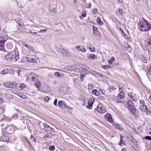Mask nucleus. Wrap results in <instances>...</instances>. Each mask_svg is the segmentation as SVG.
I'll list each match as a JSON object with an SVG mask.
<instances>
[{
	"label": "nucleus",
	"instance_id": "f257e3e1",
	"mask_svg": "<svg viewBox=\"0 0 151 151\" xmlns=\"http://www.w3.org/2000/svg\"><path fill=\"white\" fill-rule=\"evenodd\" d=\"M138 27V30L141 32H146L151 29V25L142 17L139 19Z\"/></svg>",
	"mask_w": 151,
	"mask_h": 151
},
{
	"label": "nucleus",
	"instance_id": "f03ea898",
	"mask_svg": "<svg viewBox=\"0 0 151 151\" xmlns=\"http://www.w3.org/2000/svg\"><path fill=\"white\" fill-rule=\"evenodd\" d=\"M7 61H10L14 60L15 61H17L19 58V54L18 52L17 53L15 51H12L6 55L5 57Z\"/></svg>",
	"mask_w": 151,
	"mask_h": 151
},
{
	"label": "nucleus",
	"instance_id": "7ed1b4c3",
	"mask_svg": "<svg viewBox=\"0 0 151 151\" xmlns=\"http://www.w3.org/2000/svg\"><path fill=\"white\" fill-rule=\"evenodd\" d=\"M124 104L126 107L131 111L134 114V110L135 112V109L134 104L132 102L131 100H128L127 101L124 102Z\"/></svg>",
	"mask_w": 151,
	"mask_h": 151
},
{
	"label": "nucleus",
	"instance_id": "20e7f679",
	"mask_svg": "<svg viewBox=\"0 0 151 151\" xmlns=\"http://www.w3.org/2000/svg\"><path fill=\"white\" fill-rule=\"evenodd\" d=\"M43 125L44 126V128L43 129H44V131L45 132H55L54 129L53 128L50 127L48 124H47V123H43Z\"/></svg>",
	"mask_w": 151,
	"mask_h": 151
},
{
	"label": "nucleus",
	"instance_id": "39448f33",
	"mask_svg": "<svg viewBox=\"0 0 151 151\" xmlns=\"http://www.w3.org/2000/svg\"><path fill=\"white\" fill-rule=\"evenodd\" d=\"M27 61L32 63H37L39 61V58L35 55H31L27 58Z\"/></svg>",
	"mask_w": 151,
	"mask_h": 151
},
{
	"label": "nucleus",
	"instance_id": "423d86ee",
	"mask_svg": "<svg viewBox=\"0 0 151 151\" xmlns=\"http://www.w3.org/2000/svg\"><path fill=\"white\" fill-rule=\"evenodd\" d=\"M3 134L6 133L7 134H11L13 132V128L9 126L6 127L2 129Z\"/></svg>",
	"mask_w": 151,
	"mask_h": 151
},
{
	"label": "nucleus",
	"instance_id": "0eeeda50",
	"mask_svg": "<svg viewBox=\"0 0 151 151\" xmlns=\"http://www.w3.org/2000/svg\"><path fill=\"white\" fill-rule=\"evenodd\" d=\"M17 84L14 82H7L4 83V85L6 87L9 88H14Z\"/></svg>",
	"mask_w": 151,
	"mask_h": 151
},
{
	"label": "nucleus",
	"instance_id": "6e6552de",
	"mask_svg": "<svg viewBox=\"0 0 151 151\" xmlns=\"http://www.w3.org/2000/svg\"><path fill=\"white\" fill-rule=\"evenodd\" d=\"M58 106L61 108H65L68 110L69 109V106L66 105V103L65 101H59Z\"/></svg>",
	"mask_w": 151,
	"mask_h": 151
},
{
	"label": "nucleus",
	"instance_id": "1a4fd4ad",
	"mask_svg": "<svg viewBox=\"0 0 151 151\" xmlns=\"http://www.w3.org/2000/svg\"><path fill=\"white\" fill-rule=\"evenodd\" d=\"M100 105H98L95 110H97L101 114H103L106 112V111L105 108L104 106H100Z\"/></svg>",
	"mask_w": 151,
	"mask_h": 151
},
{
	"label": "nucleus",
	"instance_id": "9d476101",
	"mask_svg": "<svg viewBox=\"0 0 151 151\" xmlns=\"http://www.w3.org/2000/svg\"><path fill=\"white\" fill-rule=\"evenodd\" d=\"M145 43L149 53L150 52H151V39H147Z\"/></svg>",
	"mask_w": 151,
	"mask_h": 151
},
{
	"label": "nucleus",
	"instance_id": "9b49d317",
	"mask_svg": "<svg viewBox=\"0 0 151 151\" xmlns=\"http://www.w3.org/2000/svg\"><path fill=\"white\" fill-rule=\"evenodd\" d=\"M3 134L0 138V140L1 141L8 142L9 141V138L7 136Z\"/></svg>",
	"mask_w": 151,
	"mask_h": 151
},
{
	"label": "nucleus",
	"instance_id": "f8f14e48",
	"mask_svg": "<svg viewBox=\"0 0 151 151\" xmlns=\"http://www.w3.org/2000/svg\"><path fill=\"white\" fill-rule=\"evenodd\" d=\"M28 79L32 81L35 82L37 80L38 77L37 75L34 74L31 75L28 78Z\"/></svg>",
	"mask_w": 151,
	"mask_h": 151
},
{
	"label": "nucleus",
	"instance_id": "ddd939ff",
	"mask_svg": "<svg viewBox=\"0 0 151 151\" xmlns=\"http://www.w3.org/2000/svg\"><path fill=\"white\" fill-rule=\"evenodd\" d=\"M104 117L106 119L109 121L110 122H113V119L110 114H106L105 115Z\"/></svg>",
	"mask_w": 151,
	"mask_h": 151
},
{
	"label": "nucleus",
	"instance_id": "4468645a",
	"mask_svg": "<svg viewBox=\"0 0 151 151\" xmlns=\"http://www.w3.org/2000/svg\"><path fill=\"white\" fill-rule=\"evenodd\" d=\"M94 101V99H93V101L92 102V99H90L88 101V105L86 106V107L89 109H91L92 107V105Z\"/></svg>",
	"mask_w": 151,
	"mask_h": 151
},
{
	"label": "nucleus",
	"instance_id": "2eb2a0df",
	"mask_svg": "<svg viewBox=\"0 0 151 151\" xmlns=\"http://www.w3.org/2000/svg\"><path fill=\"white\" fill-rule=\"evenodd\" d=\"M81 68L82 69V71H83L86 74H87V72H85V71H90L89 68L85 65H83L81 66Z\"/></svg>",
	"mask_w": 151,
	"mask_h": 151
},
{
	"label": "nucleus",
	"instance_id": "dca6fc26",
	"mask_svg": "<svg viewBox=\"0 0 151 151\" xmlns=\"http://www.w3.org/2000/svg\"><path fill=\"white\" fill-rule=\"evenodd\" d=\"M65 69L67 70L72 71H74L75 70V68L74 66L71 65L66 66Z\"/></svg>",
	"mask_w": 151,
	"mask_h": 151
},
{
	"label": "nucleus",
	"instance_id": "f3484780",
	"mask_svg": "<svg viewBox=\"0 0 151 151\" xmlns=\"http://www.w3.org/2000/svg\"><path fill=\"white\" fill-rule=\"evenodd\" d=\"M139 109L141 111H144L147 110L146 106L144 104L140 105L139 107Z\"/></svg>",
	"mask_w": 151,
	"mask_h": 151
},
{
	"label": "nucleus",
	"instance_id": "a211bd4d",
	"mask_svg": "<svg viewBox=\"0 0 151 151\" xmlns=\"http://www.w3.org/2000/svg\"><path fill=\"white\" fill-rule=\"evenodd\" d=\"M113 126L114 128L120 131H122L123 130V128L118 124L114 123L113 124Z\"/></svg>",
	"mask_w": 151,
	"mask_h": 151
},
{
	"label": "nucleus",
	"instance_id": "6ab92c4d",
	"mask_svg": "<svg viewBox=\"0 0 151 151\" xmlns=\"http://www.w3.org/2000/svg\"><path fill=\"white\" fill-rule=\"evenodd\" d=\"M49 9L50 12H56V10L55 8V6L54 5H50Z\"/></svg>",
	"mask_w": 151,
	"mask_h": 151
},
{
	"label": "nucleus",
	"instance_id": "aec40b11",
	"mask_svg": "<svg viewBox=\"0 0 151 151\" xmlns=\"http://www.w3.org/2000/svg\"><path fill=\"white\" fill-rule=\"evenodd\" d=\"M2 119L7 122H10L12 120V118H9L8 116H6L4 115H3Z\"/></svg>",
	"mask_w": 151,
	"mask_h": 151
},
{
	"label": "nucleus",
	"instance_id": "412c9836",
	"mask_svg": "<svg viewBox=\"0 0 151 151\" xmlns=\"http://www.w3.org/2000/svg\"><path fill=\"white\" fill-rule=\"evenodd\" d=\"M124 97V92H120L118 95L117 96V99H120L123 98Z\"/></svg>",
	"mask_w": 151,
	"mask_h": 151
},
{
	"label": "nucleus",
	"instance_id": "4be33fe9",
	"mask_svg": "<svg viewBox=\"0 0 151 151\" xmlns=\"http://www.w3.org/2000/svg\"><path fill=\"white\" fill-rule=\"evenodd\" d=\"M26 47L27 48L29 51L33 52L35 50L34 47L31 45H28L27 46H26Z\"/></svg>",
	"mask_w": 151,
	"mask_h": 151
},
{
	"label": "nucleus",
	"instance_id": "5701e85b",
	"mask_svg": "<svg viewBox=\"0 0 151 151\" xmlns=\"http://www.w3.org/2000/svg\"><path fill=\"white\" fill-rule=\"evenodd\" d=\"M5 37H0V45H4L5 42L6 40H4Z\"/></svg>",
	"mask_w": 151,
	"mask_h": 151
},
{
	"label": "nucleus",
	"instance_id": "b1692460",
	"mask_svg": "<svg viewBox=\"0 0 151 151\" xmlns=\"http://www.w3.org/2000/svg\"><path fill=\"white\" fill-rule=\"evenodd\" d=\"M8 73V69L7 68H5L2 70L1 72V75L6 74Z\"/></svg>",
	"mask_w": 151,
	"mask_h": 151
},
{
	"label": "nucleus",
	"instance_id": "393cba45",
	"mask_svg": "<svg viewBox=\"0 0 151 151\" xmlns=\"http://www.w3.org/2000/svg\"><path fill=\"white\" fill-rule=\"evenodd\" d=\"M50 133H48L47 134H46L45 135L44 137H48V138H51L53 136V134L52 132H50Z\"/></svg>",
	"mask_w": 151,
	"mask_h": 151
},
{
	"label": "nucleus",
	"instance_id": "a878e982",
	"mask_svg": "<svg viewBox=\"0 0 151 151\" xmlns=\"http://www.w3.org/2000/svg\"><path fill=\"white\" fill-rule=\"evenodd\" d=\"M88 58L94 59L96 58V56L94 54H89L87 57Z\"/></svg>",
	"mask_w": 151,
	"mask_h": 151
},
{
	"label": "nucleus",
	"instance_id": "bb28decb",
	"mask_svg": "<svg viewBox=\"0 0 151 151\" xmlns=\"http://www.w3.org/2000/svg\"><path fill=\"white\" fill-rule=\"evenodd\" d=\"M96 21L98 24L100 25H101L103 24V22L101 21L100 18L99 17L97 18Z\"/></svg>",
	"mask_w": 151,
	"mask_h": 151
},
{
	"label": "nucleus",
	"instance_id": "cd10ccee",
	"mask_svg": "<svg viewBox=\"0 0 151 151\" xmlns=\"http://www.w3.org/2000/svg\"><path fill=\"white\" fill-rule=\"evenodd\" d=\"M114 60V57H112L110 59L108 60V63L109 64H111Z\"/></svg>",
	"mask_w": 151,
	"mask_h": 151
},
{
	"label": "nucleus",
	"instance_id": "c85d7f7f",
	"mask_svg": "<svg viewBox=\"0 0 151 151\" xmlns=\"http://www.w3.org/2000/svg\"><path fill=\"white\" fill-rule=\"evenodd\" d=\"M92 93L96 96H98L99 94V92L96 89H94L92 91Z\"/></svg>",
	"mask_w": 151,
	"mask_h": 151
},
{
	"label": "nucleus",
	"instance_id": "c756f323",
	"mask_svg": "<svg viewBox=\"0 0 151 151\" xmlns=\"http://www.w3.org/2000/svg\"><path fill=\"white\" fill-rule=\"evenodd\" d=\"M17 5L20 8H22L24 7L25 6V4L24 3H22L20 2H18Z\"/></svg>",
	"mask_w": 151,
	"mask_h": 151
},
{
	"label": "nucleus",
	"instance_id": "7c9ffc66",
	"mask_svg": "<svg viewBox=\"0 0 151 151\" xmlns=\"http://www.w3.org/2000/svg\"><path fill=\"white\" fill-rule=\"evenodd\" d=\"M138 97L135 94H134L131 99L134 101H137L138 100Z\"/></svg>",
	"mask_w": 151,
	"mask_h": 151
},
{
	"label": "nucleus",
	"instance_id": "2f4dec72",
	"mask_svg": "<svg viewBox=\"0 0 151 151\" xmlns=\"http://www.w3.org/2000/svg\"><path fill=\"white\" fill-rule=\"evenodd\" d=\"M19 116L17 114H14L13 115L12 117L11 118H12V119H16L19 117Z\"/></svg>",
	"mask_w": 151,
	"mask_h": 151
},
{
	"label": "nucleus",
	"instance_id": "473e14b6",
	"mask_svg": "<svg viewBox=\"0 0 151 151\" xmlns=\"http://www.w3.org/2000/svg\"><path fill=\"white\" fill-rule=\"evenodd\" d=\"M124 142V141L122 139H120V141L119 144V145L120 146H122V144L123 145H125V143H124L123 142Z\"/></svg>",
	"mask_w": 151,
	"mask_h": 151
},
{
	"label": "nucleus",
	"instance_id": "72a5a7b5",
	"mask_svg": "<svg viewBox=\"0 0 151 151\" xmlns=\"http://www.w3.org/2000/svg\"><path fill=\"white\" fill-rule=\"evenodd\" d=\"M93 88V85L92 84L90 83L88 85V88L89 89H91Z\"/></svg>",
	"mask_w": 151,
	"mask_h": 151
},
{
	"label": "nucleus",
	"instance_id": "f704fd0d",
	"mask_svg": "<svg viewBox=\"0 0 151 151\" xmlns=\"http://www.w3.org/2000/svg\"><path fill=\"white\" fill-rule=\"evenodd\" d=\"M76 47L77 49H78L79 50H81L83 52L84 51L83 50H82V46L81 47L80 46H76Z\"/></svg>",
	"mask_w": 151,
	"mask_h": 151
},
{
	"label": "nucleus",
	"instance_id": "c9c22d12",
	"mask_svg": "<svg viewBox=\"0 0 151 151\" xmlns=\"http://www.w3.org/2000/svg\"><path fill=\"white\" fill-rule=\"evenodd\" d=\"M112 67L113 66H111L108 65H106L103 66V68L104 69L110 68H112Z\"/></svg>",
	"mask_w": 151,
	"mask_h": 151
},
{
	"label": "nucleus",
	"instance_id": "e433bc0d",
	"mask_svg": "<svg viewBox=\"0 0 151 151\" xmlns=\"http://www.w3.org/2000/svg\"><path fill=\"white\" fill-rule=\"evenodd\" d=\"M55 148V147L54 145H51L49 147V149L51 151H53Z\"/></svg>",
	"mask_w": 151,
	"mask_h": 151
},
{
	"label": "nucleus",
	"instance_id": "4c0bfd02",
	"mask_svg": "<svg viewBox=\"0 0 151 151\" xmlns=\"http://www.w3.org/2000/svg\"><path fill=\"white\" fill-rule=\"evenodd\" d=\"M25 87L26 85L24 84H21L19 85V87L22 89H23L24 88H25Z\"/></svg>",
	"mask_w": 151,
	"mask_h": 151
},
{
	"label": "nucleus",
	"instance_id": "58836bf2",
	"mask_svg": "<svg viewBox=\"0 0 151 151\" xmlns=\"http://www.w3.org/2000/svg\"><path fill=\"white\" fill-rule=\"evenodd\" d=\"M4 45H0V50L2 51H4L5 48H4Z\"/></svg>",
	"mask_w": 151,
	"mask_h": 151
},
{
	"label": "nucleus",
	"instance_id": "ea45409f",
	"mask_svg": "<svg viewBox=\"0 0 151 151\" xmlns=\"http://www.w3.org/2000/svg\"><path fill=\"white\" fill-rule=\"evenodd\" d=\"M36 81L37 84L35 83V86L37 88H38L39 87H40L39 85L40 84V81H38V80L37 81Z\"/></svg>",
	"mask_w": 151,
	"mask_h": 151
},
{
	"label": "nucleus",
	"instance_id": "a19ab883",
	"mask_svg": "<svg viewBox=\"0 0 151 151\" xmlns=\"http://www.w3.org/2000/svg\"><path fill=\"white\" fill-rule=\"evenodd\" d=\"M21 43L22 45H24L25 47H26V46H27L28 45L27 44V43L24 41H21Z\"/></svg>",
	"mask_w": 151,
	"mask_h": 151
},
{
	"label": "nucleus",
	"instance_id": "79ce46f5",
	"mask_svg": "<svg viewBox=\"0 0 151 151\" xmlns=\"http://www.w3.org/2000/svg\"><path fill=\"white\" fill-rule=\"evenodd\" d=\"M144 138L149 140H151V136H147L145 137Z\"/></svg>",
	"mask_w": 151,
	"mask_h": 151
},
{
	"label": "nucleus",
	"instance_id": "37998d69",
	"mask_svg": "<svg viewBox=\"0 0 151 151\" xmlns=\"http://www.w3.org/2000/svg\"><path fill=\"white\" fill-rule=\"evenodd\" d=\"M122 34L126 39L127 40L128 39V36L124 32H122Z\"/></svg>",
	"mask_w": 151,
	"mask_h": 151
},
{
	"label": "nucleus",
	"instance_id": "c03bdc74",
	"mask_svg": "<svg viewBox=\"0 0 151 151\" xmlns=\"http://www.w3.org/2000/svg\"><path fill=\"white\" fill-rule=\"evenodd\" d=\"M119 93L120 92H124L123 91V88L122 87H120V86H119Z\"/></svg>",
	"mask_w": 151,
	"mask_h": 151
},
{
	"label": "nucleus",
	"instance_id": "a18cd8bd",
	"mask_svg": "<svg viewBox=\"0 0 151 151\" xmlns=\"http://www.w3.org/2000/svg\"><path fill=\"white\" fill-rule=\"evenodd\" d=\"M118 10L119 12V13L121 15L123 14V11L122 9H120V8H119L118 9Z\"/></svg>",
	"mask_w": 151,
	"mask_h": 151
},
{
	"label": "nucleus",
	"instance_id": "49530a36",
	"mask_svg": "<svg viewBox=\"0 0 151 151\" xmlns=\"http://www.w3.org/2000/svg\"><path fill=\"white\" fill-rule=\"evenodd\" d=\"M49 98L48 96H46L45 98L44 99V101L46 102H47L49 100Z\"/></svg>",
	"mask_w": 151,
	"mask_h": 151
},
{
	"label": "nucleus",
	"instance_id": "de8ad7c7",
	"mask_svg": "<svg viewBox=\"0 0 151 151\" xmlns=\"http://www.w3.org/2000/svg\"><path fill=\"white\" fill-rule=\"evenodd\" d=\"M55 75L56 76H58L59 77H60L61 75L58 72H56L55 73Z\"/></svg>",
	"mask_w": 151,
	"mask_h": 151
},
{
	"label": "nucleus",
	"instance_id": "09e8293b",
	"mask_svg": "<svg viewBox=\"0 0 151 151\" xmlns=\"http://www.w3.org/2000/svg\"><path fill=\"white\" fill-rule=\"evenodd\" d=\"M131 142L134 145H137L136 144V141H135V140L133 138V139H132L131 140Z\"/></svg>",
	"mask_w": 151,
	"mask_h": 151
},
{
	"label": "nucleus",
	"instance_id": "8fccbe9b",
	"mask_svg": "<svg viewBox=\"0 0 151 151\" xmlns=\"http://www.w3.org/2000/svg\"><path fill=\"white\" fill-rule=\"evenodd\" d=\"M60 50L63 54H64L65 52V50L64 48H61L60 49Z\"/></svg>",
	"mask_w": 151,
	"mask_h": 151
},
{
	"label": "nucleus",
	"instance_id": "3c124183",
	"mask_svg": "<svg viewBox=\"0 0 151 151\" xmlns=\"http://www.w3.org/2000/svg\"><path fill=\"white\" fill-rule=\"evenodd\" d=\"M134 94L132 92H129L128 93V95L129 97L132 98Z\"/></svg>",
	"mask_w": 151,
	"mask_h": 151
},
{
	"label": "nucleus",
	"instance_id": "603ef678",
	"mask_svg": "<svg viewBox=\"0 0 151 151\" xmlns=\"http://www.w3.org/2000/svg\"><path fill=\"white\" fill-rule=\"evenodd\" d=\"M98 9H94L93 11V13L94 14H96L97 13Z\"/></svg>",
	"mask_w": 151,
	"mask_h": 151
},
{
	"label": "nucleus",
	"instance_id": "864d4df0",
	"mask_svg": "<svg viewBox=\"0 0 151 151\" xmlns=\"http://www.w3.org/2000/svg\"><path fill=\"white\" fill-rule=\"evenodd\" d=\"M30 138V139L32 140L33 141L35 142H36L35 141H36V139L34 138V137L33 136H31Z\"/></svg>",
	"mask_w": 151,
	"mask_h": 151
},
{
	"label": "nucleus",
	"instance_id": "5fc2aeb1",
	"mask_svg": "<svg viewBox=\"0 0 151 151\" xmlns=\"http://www.w3.org/2000/svg\"><path fill=\"white\" fill-rule=\"evenodd\" d=\"M14 69H10V70H9V71L8 70V72L10 74H12V72H13V74H14Z\"/></svg>",
	"mask_w": 151,
	"mask_h": 151
},
{
	"label": "nucleus",
	"instance_id": "6e6d98bb",
	"mask_svg": "<svg viewBox=\"0 0 151 151\" xmlns=\"http://www.w3.org/2000/svg\"><path fill=\"white\" fill-rule=\"evenodd\" d=\"M82 15L84 17H85L86 16V13L85 12H82Z\"/></svg>",
	"mask_w": 151,
	"mask_h": 151
},
{
	"label": "nucleus",
	"instance_id": "4d7b16f0",
	"mask_svg": "<svg viewBox=\"0 0 151 151\" xmlns=\"http://www.w3.org/2000/svg\"><path fill=\"white\" fill-rule=\"evenodd\" d=\"M57 99H55L54 100V103H53L55 105L57 106Z\"/></svg>",
	"mask_w": 151,
	"mask_h": 151
},
{
	"label": "nucleus",
	"instance_id": "13d9d810",
	"mask_svg": "<svg viewBox=\"0 0 151 151\" xmlns=\"http://www.w3.org/2000/svg\"><path fill=\"white\" fill-rule=\"evenodd\" d=\"M92 28H93V30L94 31V32H93L94 33H95V32L94 31L95 30L96 31H97V30L98 29V28L97 27H95L94 26H92Z\"/></svg>",
	"mask_w": 151,
	"mask_h": 151
},
{
	"label": "nucleus",
	"instance_id": "bf43d9fd",
	"mask_svg": "<svg viewBox=\"0 0 151 151\" xmlns=\"http://www.w3.org/2000/svg\"><path fill=\"white\" fill-rule=\"evenodd\" d=\"M47 31L46 29H41L40 30V31H38V33H41L42 32H45Z\"/></svg>",
	"mask_w": 151,
	"mask_h": 151
},
{
	"label": "nucleus",
	"instance_id": "052dcab7",
	"mask_svg": "<svg viewBox=\"0 0 151 151\" xmlns=\"http://www.w3.org/2000/svg\"><path fill=\"white\" fill-rule=\"evenodd\" d=\"M140 103L141 104H144V100L143 99H141L140 101Z\"/></svg>",
	"mask_w": 151,
	"mask_h": 151
},
{
	"label": "nucleus",
	"instance_id": "680f3d73",
	"mask_svg": "<svg viewBox=\"0 0 151 151\" xmlns=\"http://www.w3.org/2000/svg\"><path fill=\"white\" fill-rule=\"evenodd\" d=\"M143 61L144 63H146L147 61V59L146 58H145L144 59V60H143Z\"/></svg>",
	"mask_w": 151,
	"mask_h": 151
},
{
	"label": "nucleus",
	"instance_id": "e2e57ef3",
	"mask_svg": "<svg viewBox=\"0 0 151 151\" xmlns=\"http://www.w3.org/2000/svg\"><path fill=\"white\" fill-rule=\"evenodd\" d=\"M110 89H112L113 90H115L116 89V88H115V87L113 86H111L110 87Z\"/></svg>",
	"mask_w": 151,
	"mask_h": 151
},
{
	"label": "nucleus",
	"instance_id": "0e129e2a",
	"mask_svg": "<svg viewBox=\"0 0 151 151\" xmlns=\"http://www.w3.org/2000/svg\"><path fill=\"white\" fill-rule=\"evenodd\" d=\"M91 3H90L88 4V6H87L86 7L87 8H89L91 7Z\"/></svg>",
	"mask_w": 151,
	"mask_h": 151
},
{
	"label": "nucleus",
	"instance_id": "69168bd1",
	"mask_svg": "<svg viewBox=\"0 0 151 151\" xmlns=\"http://www.w3.org/2000/svg\"><path fill=\"white\" fill-rule=\"evenodd\" d=\"M145 58V57H142L140 58V60H142L143 61V60Z\"/></svg>",
	"mask_w": 151,
	"mask_h": 151
},
{
	"label": "nucleus",
	"instance_id": "338daca9",
	"mask_svg": "<svg viewBox=\"0 0 151 151\" xmlns=\"http://www.w3.org/2000/svg\"><path fill=\"white\" fill-rule=\"evenodd\" d=\"M4 100L1 98H0V103H2L3 102Z\"/></svg>",
	"mask_w": 151,
	"mask_h": 151
},
{
	"label": "nucleus",
	"instance_id": "774afa93",
	"mask_svg": "<svg viewBox=\"0 0 151 151\" xmlns=\"http://www.w3.org/2000/svg\"><path fill=\"white\" fill-rule=\"evenodd\" d=\"M148 71H149V73L150 72V71H151V68L150 67L148 68Z\"/></svg>",
	"mask_w": 151,
	"mask_h": 151
}]
</instances>
